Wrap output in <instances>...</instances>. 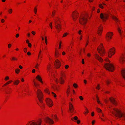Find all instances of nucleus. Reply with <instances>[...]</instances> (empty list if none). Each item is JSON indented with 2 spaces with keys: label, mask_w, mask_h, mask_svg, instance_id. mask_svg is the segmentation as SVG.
I'll use <instances>...</instances> for the list:
<instances>
[{
  "label": "nucleus",
  "mask_w": 125,
  "mask_h": 125,
  "mask_svg": "<svg viewBox=\"0 0 125 125\" xmlns=\"http://www.w3.org/2000/svg\"><path fill=\"white\" fill-rule=\"evenodd\" d=\"M37 97L39 100V102L41 103L40 104L38 103L37 104L43 109V107L44 106V104L43 103L42 99L43 98V95L41 91L38 89L37 92Z\"/></svg>",
  "instance_id": "f257e3e1"
},
{
  "label": "nucleus",
  "mask_w": 125,
  "mask_h": 125,
  "mask_svg": "<svg viewBox=\"0 0 125 125\" xmlns=\"http://www.w3.org/2000/svg\"><path fill=\"white\" fill-rule=\"evenodd\" d=\"M114 112L113 111H111L112 113L114 114L117 117L120 118L123 117L125 120V114L122 113L119 110L115 108L114 109Z\"/></svg>",
  "instance_id": "f03ea898"
},
{
  "label": "nucleus",
  "mask_w": 125,
  "mask_h": 125,
  "mask_svg": "<svg viewBox=\"0 0 125 125\" xmlns=\"http://www.w3.org/2000/svg\"><path fill=\"white\" fill-rule=\"evenodd\" d=\"M88 16L87 13L81 16L79 19L80 23L83 25L85 24L87 21V18Z\"/></svg>",
  "instance_id": "7ed1b4c3"
},
{
  "label": "nucleus",
  "mask_w": 125,
  "mask_h": 125,
  "mask_svg": "<svg viewBox=\"0 0 125 125\" xmlns=\"http://www.w3.org/2000/svg\"><path fill=\"white\" fill-rule=\"evenodd\" d=\"M104 66L106 69L109 71L113 72L114 70L113 65L111 64L105 63L104 64Z\"/></svg>",
  "instance_id": "20e7f679"
},
{
  "label": "nucleus",
  "mask_w": 125,
  "mask_h": 125,
  "mask_svg": "<svg viewBox=\"0 0 125 125\" xmlns=\"http://www.w3.org/2000/svg\"><path fill=\"white\" fill-rule=\"evenodd\" d=\"M42 123L41 120H33L28 122L29 125H41Z\"/></svg>",
  "instance_id": "39448f33"
},
{
  "label": "nucleus",
  "mask_w": 125,
  "mask_h": 125,
  "mask_svg": "<svg viewBox=\"0 0 125 125\" xmlns=\"http://www.w3.org/2000/svg\"><path fill=\"white\" fill-rule=\"evenodd\" d=\"M59 21L60 23V21L59 20V19H55L54 20V22H55V27L57 30L58 31V32H59L61 29V25L60 24H59L58 21Z\"/></svg>",
  "instance_id": "423d86ee"
},
{
  "label": "nucleus",
  "mask_w": 125,
  "mask_h": 125,
  "mask_svg": "<svg viewBox=\"0 0 125 125\" xmlns=\"http://www.w3.org/2000/svg\"><path fill=\"white\" fill-rule=\"evenodd\" d=\"M108 17V15L106 13H101L100 15V18L103 21H105L107 19Z\"/></svg>",
  "instance_id": "0eeeda50"
},
{
  "label": "nucleus",
  "mask_w": 125,
  "mask_h": 125,
  "mask_svg": "<svg viewBox=\"0 0 125 125\" xmlns=\"http://www.w3.org/2000/svg\"><path fill=\"white\" fill-rule=\"evenodd\" d=\"M101 46H100V48H99L98 47L97 50L98 52L100 54V55L102 56H103L104 54V49H102L103 48V45L102 43H101Z\"/></svg>",
  "instance_id": "6e6552de"
},
{
  "label": "nucleus",
  "mask_w": 125,
  "mask_h": 125,
  "mask_svg": "<svg viewBox=\"0 0 125 125\" xmlns=\"http://www.w3.org/2000/svg\"><path fill=\"white\" fill-rule=\"evenodd\" d=\"M60 74L61 77L59 78V81L60 83L61 84H62L64 83V81L62 77L65 76V74L64 73H63L62 72H61Z\"/></svg>",
  "instance_id": "1a4fd4ad"
},
{
  "label": "nucleus",
  "mask_w": 125,
  "mask_h": 125,
  "mask_svg": "<svg viewBox=\"0 0 125 125\" xmlns=\"http://www.w3.org/2000/svg\"><path fill=\"white\" fill-rule=\"evenodd\" d=\"M113 33L111 32H108L106 35V38L107 41H109L112 38Z\"/></svg>",
  "instance_id": "9d476101"
},
{
  "label": "nucleus",
  "mask_w": 125,
  "mask_h": 125,
  "mask_svg": "<svg viewBox=\"0 0 125 125\" xmlns=\"http://www.w3.org/2000/svg\"><path fill=\"white\" fill-rule=\"evenodd\" d=\"M46 103L47 105L50 107H51L53 105V103L51 99L48 98L46 100Z\"/></svg>",
  "instance_id": "9b49d317"
},
{
  "label": "nucleus",
  "mask_w": 125,
  "mask_h": 125,
  "mask_svg": "<svg viewBox=\"0 0 125 125\" xmlns=\"http://www.w3.org/2000/svg\"><path fill=\"white\" fill-rule=\"evenodd\" d=\"M114 51L115 49L114 48H112L109 50L108 54V56L109 57H111L112 56V55L114 54L115 53Z\"/></svg>",
  "instance_id": "f8f14e48"
},
{
  "label": "nucleus",
  "mask_w": 125,
  "mask_h": 125,
  "mask_svg": "<svg viewBox=\"0 0 125 125\" xmlns=\"http://www.w3.org/2000/svg\"><path fill=\"white\" fill-rule=\"evenodd\" d=\"M54 65L56 68H58L61 66V64L58 60H56L55 62Z\"/></svg>",
  "instance_id": "ddd939ff"
},
{
  "label": "nucleus",
  "mask_w": 125,
  "mask_h": 125,
  "mask_svg": "<svg viewBox=\"0 0 125 125\" xmlns=\"http://www.w3.org/2000/svg\"><path fill=\"white\" fill-rule=\"evenodd\" d=\"M78 13L76 12H73V13L72 14V17L74 21H76V18H77Z\"/></svg>",
  "instance_id": "4468645a"
},
{
  "label": "nucleus",
  "mask_w": 125,
  "mask_h": 125,
  "mask_svg": "<svg viewBox=\"0 0 125 125\" xmlns=\"http://www.w3.org/2000/svg\"><path fill=\"white\" fill-rule=\"evenodd\" d=\"M94 56L100 62H102L103 61V60L102 58L96 54H95Z\"/></svg>",
  "instance_id": "2eb2a0df"
},
{
  "label": "nucleus",
  "mask_w": 125,
  "mask_h": 125,
  "mask_svg": "<svg viewBox=\"0 0 125 125\" xmlns=\"http://www.w3.org/2000/svg\"><path fill=\"white\" fill-rule=\"evenodd\" d=\"M45 121L46 122H49L50 124H53V120L48 117L46 118Z\"/></svg>",
  "instance_id": "dca6fc26"
},
{
  "label": "nucleus",
  "mask_w": 125,
  "mask_h": 125,
  "mask_svg": "<svg viewBox=\"0 0 125 125\" xmlns=\"http://www.w3.org/2000/svg\"><path fill=\"white\" fill-rule=\"evenodd\" d=\"M110 101L114 105H116V102L114 98H109Z\"/></svg>",
  "instance_id": "f3484780"
},
{
  "label": "nucleus",
  "mask_w": 125,
  "mask_h": 125,
  "mask_svg": "<svg viewBox=\"0 0 125 125\" xmlns=\"http://www.w3.org/2000/svg\"><path fill=\"white\" fill-rule=\"evenodd\" d=\"M120 62L121 63H123L125 61V57L123 55L121 57L120 60Z\"/></svg>",
  "instance_id": "a211bd4d"
},
{
  "label": "nucleus",
  "mask_w": 125,
  "mask_h": 125,
  "mask_svg": "<svg viewBox=\"0 0 125 125\" xmlns=\"http://www.w3.org/2000/svg\"><path fill=\"white\" fill-rule=\"evenodd\" d=\"M121 74L125 80V69L121 71Z\"/></svg>",
  "instance_id": "6ab92c4d"
},
{
  "label": "nucleus",
  "mask_w": 125,
  "mask_h": 125,
  "mask_svg": "<svg viewBox=\"0 0 125 125\" xmlns=\"http://www.w3.org/2000/svg\"><path fill=\"white\" fill-rule=\"evenodd\" d=\"M73 107L72 104L71 103H69V110L70 111H71L72 110H73Z\"/></svg>",
  "instance_id": "aec40b11"
},
{
  "label": "nucleus",
  "mask_w": 125,
  "mask_h": 125,
  "mask_svg": "<svg viewBox=\"0 0 125 125\" xmlns=\"http://www.w3.org/2000/svg\"><path fill=\"white\" fill-rule=\"evenodd\" d=\"M98 33L99 35H100L101 33H100V31L102 32V27L100 26V27L98 28Z\"/></svg>",
  "instance_id": "412c9836"
},
{
  "label": "nucleus",
  "mask_w": 125,
  "mask_h": 125,
  "mask_svg": "<svg viewBox=\"0 0 125 125\" xmlns=\"http://www.w3.org/2000/svg\"><path fill=\"white\" fill-rule=\"evenodd\" d=\"M60 54V53L58 51H56L55 52V57H57Z\"/></svg>",
  "instance_id": "4be33fe9"
},
{
  "label": "nucleus",
  "mask_w": 125,
  "mask_h": 125,
  "mask_svg": "<svg viewBox=\"0 0 125 125\" xmlns=\"http://www.w3.org/2000/svg\"><path fill=\"white\" fill-rule=\"evenodd\" d=\"M36 78L38 80L41 82L42 83V80L41 79V77L39 75H38L36 77Z\"/></svg>",
  "instance_id": "5701e85b"
},
{
  "label": "nucleus",
  "mask_w": 125,
  "mask_h": 125,
  "mask_svg": "<svg viewBox=\"0 0 125 125\" xmlns=\"http://www.w3.org/2000/svg\"><path fill=\"white\" fill-rule=\"evenodd\" d=\"M19 83V81L18 80H16L14 82V84L15 85H17Z\"/></svg>",
  "instance_id": "b1692460"
},
{
  "label": "nucleus",
  "mask_w": 125,
  "mask_h": 125,
  "mask_svg": "<svg viewBox=\"0 0 125 125\" xmlns=\"http://www.w3.org/2000/svg\"><path fill=\"white\" fill-rule=\"evenodd\" d=\"M112 18L113 19L116 21H118V20L116 17L114 16H113L112 17Z\"/></svg>",
  "instance_id": "393cba45"
},
{
  "label": "nucleus",
  "mask_w": 125,
  "mask_h": 125,
  "mask_svg": "<svg viewBox=\"0 0 125 125\" xmlns=\"http://www.w3.org/2000/svg\"><path fill=\"white\" fill-rule=\"evenodd\" d=\"M12 82V80L9 81L8 82H7L6 83H5L3 85V86H5L9 84L10 83H11Z\"/></svg>",
  "instance_id": "a878e982"
},
{
  "label": "nucleus",
  "mask_w": 125,
  "mask_h": 125,
  "mask_svg": "<svg viewBox=\"0 0 125 125\" xmlns=\"http://www.w3.org/2000/svg\"><path fill=\"white\" fill-rule=\"evenodd\" d=\"M20 71V70L19 69H17L15 70V71L16 73L17 74H18Z\"/></svg>",
  "instance_id": "bb28decb"
},
{
  "label": "nucleus",
  "mask_w": 125,
  "mask_h": 125,
  "mask_svg": "<svg viewBox=\"0 0 125 125\" xmlns=\"http://www.w3.org/2000/svg\"><path fill=\"white\" fill-rule=\"evenodd\" d=\"M96 110L97 112L99 113H100L102 112V110L99 108H97Z\"/></svg>",
  "instance_id": "cd10ccee"
},
{
  "label": "nucleus",
  "mask_w": 125,
  "mask_h": 125,
  "mask_svg": "<svg viewBox=\"0 0 125 125\" xmlns=\"http://www.w3.org/2000/svg\"><path fill=\"white\" fill-rule=\"evenodd\" d=\"M69 90H67V96H68L69 94V93L70 92V87H69Z\"/></svg>",
  "instance_id": "c85d7f7f"
},
{
  "label": "nucleus",
  "mask_w": 125,
  "mask_h": 125,
  "mask_svg": "<svg viewBox=\"0 0 125 125\" xmlns=\"http://www.w3.org/2000/svg\"><path fill=\"white\" fill-rule=\"evenodd\" d=\"M37 10V9L36 8V7H34V12L35 13V14H36Z\"/></svg>",
  "instance_id": "c756f323"
},
{
  "label": "nucleus",
  "mask_w": 125,
  "mask_h": 125,
  "mask_svg": "<svg viewBox=\"0 0 125 125\" xmlns=\"http://www.w3.org/2000/svg\"><path fill=\"white\" fill-rule=\"evenodd\" d=\"M68 34V33L67 32L64 33L62 37H66Z\"/></svg>",
  "instance_id": "7c9ffc66"
},
{
  "label": "nucleus",
  "mask_w": 125,
  "mask_h": 125,
  "mask_svg": "<svg viewBox=\"0 0 125 125\" xmlns=\"http://www.w3.org/2000/svg\"><path fill=\"white\" fill-rule=\"evenodd\" d=\"M118 31L119 32L120 34L121 35L122 34V32L121 31V30L120 29V28H118Z\"/></svg>",
  "instance_id": "2f4dec72"
},
{
  "label": "nucleus",
  "mask_w": 125,
  "mask_h": 125,
  "mask_svg": "<svg viewBox=\"0 0 125 125\" xmlns=\"http://www.w3.org/2000/svg\"><path fill=\"white\" fill-rule=\"evenodd\" d=\"M73 86L75 88H77L78 87V85H77L76 84V83H74L73 84Z\"/></svg>",
  "instance_id": "473e14b6"
},
{
  "label": "nucleus",
  "mask_w": 125,
  "mask_h": 125,
  "mask_svg": "<svg viewBox=\"0 0 125 125\" xmlns=\"http://www.w3.org/2000/svg\"><path fill=\"white\" fill-rule=\"evenodd\" d=\"M12 10L11 9H9V13H11L12 12Z\"/></svg>",
  "instance_id": "72a5a7b5"
},
{
  "label": "nucleus",
  "mask_w": 125,
  "mask_h": 125,
  "mask_svg": "<svg viewBox=\"0 0 125 125\" xmlns=\"http://www.w3.org/2000/svg\"><path fill=\"white\" fill-rule=\"evenodd\" d=\"M45 42L46 44H47V37L46 36H45Z\"/></svg>",
  "instance_id": "f704fd0d"
},
{
  "label": "nucleus",
  "mask_w": 125,
  "mask_h": 125,
  "mask_svg": "<svg viewBox=\"0 0 125 125\" xmlns=\"http://www.w3.org/2000/svg\"><path fill=\"white\" fill-rule=\"evenodd\" d=\"M9 77H8V76H6L5 78V80L6 81H7V80H9Z\"/></svg>",
  "instance_id": "c9c22d12"
},
{
  "label": "nucleus",
  "mask_w": 125,
  "mask_h": 125,
  "mask_svg": "<svg viewBox=\"0 0 125 125\" xmlns=\"http://www.w3.org/2000/svg\"><path fill=\"white\" fill-rule=\"evenodd\" d=\"M99 6L100 8L102 9H103V7L102 6V4H99Z\"/></svg>",
  "instance_id": "e433bc0d"
},
{
  "label": "nucleus",
  "mask_w": 125,
  "mask_h": 125,
  "mask_svg": "<svg viewBox=\"0 0 125 125\" xmlns=\"http://www.w3.org/2000/svg\"><path fill=\"white\" fill-rule=\"evenodd\" d=\"M52 95L55 97H56V94L53 92H52Z\"/></svg>",
  "instance_id": "4c0bfd02"
},
{
  "label": "nucleus",
  "mask_w": 125,
  "mask_h": 125,
  "mask_svg": "<svg viewBox=\"0 0 125 125\" xmlns=\"http://www.w3.org/2000/svg\"><path fill=\"white\" fill-rule=\"evenodd\" d=\"M73 119L75 120H77L78 117L77 116H75L73 117Z\"/></svg>",
  "instance_id": "58836bf2"
},
{
  "label": "nucleus",
  "mask_w": 125,
  "mask_h": 125,
  "mask_svg": "<svg viewBox=\"0 0 125 125\" xmlns=\"http://www.w3.org/2000/svg\"><path fill=\"white\" fill-rule=\"evenodd\" d=\"M107 84H109L110 83H111V82H110L109 80H107L106 81Z\"/></svg>",
  "instance_id": "ea45409f"
},
{
  "label": "nucleus",
  "mask_w": 125,
  "mask_h": 125,
  "mask_svg": "<svg viewBox=\"0 0 125 125\" xmlns=\"http://www.w3.org/2000/svg\"><path fill=\"white\" fill-rule=\"evenodd\" d=\"M45 91L46 93L48 94H49V92L48 90V89H46V90H45Z\"/></svg>",
  "instance_id": "a19ab883"
},
{
  "label": "nucleus",
  "mask_w": 125,
  "mask_h": 125,
  "mask_svg": "<svg viewBox=\"0 0 125 125\" xmlns=\"http://www.w3.org/2000/svg\"><path fill=\"white\" fill-rule=\"evenodd\" d=\"M12 60H17V59L14 57H12Z\"/></svg>",
  "instance_id": "79ce46f5"
},
{
  "label": "nucleus",
  "mask_w": 125,
  "mask_h": 125,
  "mask_svg": "<svg viewBox=\"0 0 125 125\" xmlns=\"http://www.w3.org/2000/svg\"><path fill=\"white\" fill-rule=\"evenodd\" d=\"M49 25L51 29L52 28V22H51L50 23Z\"/></svg>",
  "instance_id": "37998d69"
},
{
  "label": "nucleus",
  "mask_w": 125,
  "mask_h": 125,
  "mask_svg": "<svg viewBox=\"0 0 125 125\" xmlns=\"http://www.w3.org/2000/svg\"><path fill=\"white\" fill-rule=\"evenodd\" d=\"M79 98L80 99L82 100H83V97L82 96H80L79 97Z\"/></svg>",
  "instance_id": "c03bdc74"
},
{
  "label": "nucleus",
  "mask_w": 125,
  "mask_h": 125,
  "mask_svg": "<svg viewBox=\"0 0 125 125\" xmlns=\"http://www.w3.org/2000/svg\"><path fill=\"white\" fill-rule=\"evenodd\" d=\"M11 46V44L10 43H9L8 45V47L9 48H10Z\"/></svg>",
  "instance_id": "a18cd8bd"
},
{
  "label": "nucleus",
  "mask_w": 125,
  "mask_h": 125,
  "mask_svg": "<svg viewBox=\"0 0 125 125\" xmlns=\"http://www.w3.org/2000/svg\"><path fill=\"white\" fill-rule=\"evenodd\" d=\"M24 52H26L27 51V49L26 48H25L24 49Z\"/></svg>",
  "instance_id": "49530a36"
},
{
  "label": "nucleus",
  "mask_w": 125,
  "mask_h": 125,
  "mask_svg": "<svg viewBox=\"0 0 125 125\" xmlns=\"http://www.w3.org/2000/svg\"><path fill=\"white\" fill-rule=\"evenodd\" d=\"M28 46L30 48L31 47V43H28Z\"/></svg>",
  "instance_id": "de8ad7c7"
},
{
  "label": "nucleus",
  "mask_w": 125,
  "mask_h": 125,
  "mask_svg": "<svg viewBox=\"0 0 125 125\" xmlns=\"http://www.w3.org/2000/svg\"><path fill=\"white\" fill-rule=\"evenodd\" d=\"M69 67V66L68 65H66L65 66V69H67Z\"/></svg>",
  "instance_id": "09e8293b"
},
{
  "label": "nucleus",
  "mask_w": 125,
  "mask_h": 125,
  "mask_svg": "<svg viewBox=\"0 0 125 125\" xmlns=\"http://www.w3.org/2000/svg\"><path fill=\"white\" fill-rule=\"evenodd\" d=\"M39 64L38 63H37L36 65L35 66V68L36 69H37L38 68V66H39Z\"/></svg>",
  "instance_id": "8fccbe9b"
},
{
  "label": "nucleus",
  "mask_w": 125,
  "mask_h": 125,
  "mask_svg": "<svg viewBox=\"0 0 125 125\" xmlns=\"http://www.w3.org/2000/svg\"><path fill=\"white\" fill-rule=\"evenodd\" d=\"M31 33L33 35H35V31H32L31 32Z\"/></svg>",
  "instance_id": "3c124183"
},
{
  "label": "nucleus",
  "mask_w": 125,
  "mask_h": 125,
  "mask_svg": "<svg viewBox=\"0 0 125 125\" xmlns=\"http://www.w3.org/2000/svg\"><path fill=\"white\" fill-rule=\"evenodd\" d=\"M27 54L28 55H30L31 54V53L30 52H28Z\"/></svg>",
  "instance_id": "603ef678"
},
{
  "label": "nucleus",
  "mask_w": 125,
  "mask_h": 125,
  "mask_svg": "<svg viewBox=\"0 0 125 125\" xmlns=\"http://www.w3.org/2000/svg\"><path fill=\"white\" fill-rule=\"evenodd\" d=\"M80 120H77V124H79L80 123Z\"/></svg>",
  "instance_id": "864d4df0"
},
{
  "label": "nucleus",
  "mask_w": 125,
  "mask_h": 125,
  "mask_svg": "<svg viewBox=\"0 0 125 125\" xmlns=\"http://www.w3.org/2000/svg\"><path fill=\"white\" fill-rule=\"evenodd\" d=\"M94 112H92V113H91V115H92V116H94Z\"/></svg>",
  "instance_id": "5fc2aeb1"
},
{
  "label": "nucleus",
  "mask_w": 125,
  "mask_h": 125,
  "mask_svg": "<svg viewBox=\"0 0 125 125\" xmlns=\"http://www.w3.org/2000/svg\"><path fill=\"white\" fill-rule=\"evenodd\" d=\"M55 14V12L53 11L52 13V15L53 16H54V14Z\"/></svg>",
  "instance_id": "6e6d98bb"
},
{
  "label": "nucleus",
  "mask_w": 125,
  "mask_h": 125,
  "mask_svg": "<svg viewBox=\"0 0 125 125\" xmlns=\"http://www.w3.org/2000/svg\"><path fill=\"white\" fill-rule=\"evenodd\" d=\"M19 36V34H17L16 35V38L18 37Z\"/></svg>",
  "instance_id": "4d7b16f0"
},
{
  "label": "nucleus",
  "mask_w": 125,
  "mask_h": 125,
  "mask_svg": "<svg viewBox=\"0 0 125 125\" xmlns=\"http://www.w3.org/2000/svg\"><path fill=\"white\" fill-rule=\"evenodd\" d=\"M54 118L55 119H57V116L56 115H55L54 116Z\"/></svg>",
  "instance_id": "13d9d810"
},
{
  "label": "nucleus",
  "mask_w": 125,
  "mask_h": 125,
  "mask_svg": "<svg viewBox=\"0 0 125 125\" xmlns=\"http://www.w3.org/2000/svg\"><path fill=\"white\" fill-rule=\"evenodd\" d=\"M1 21L2 23H3L4 21V19H2L1 20Z\"/></svg>",
  "instance_id": "bf43d9fd"
},
{
  "label": "nucleus",
  "mask_w": 125,
  "mask_h": 125,
  "mask_svg": "<svg viewBox=\"0 0 125 125\" xmlns=\"http://www.w3.org/2000/svg\"><path fill=\"white\" fill-rule=\"evenodd\" d=\"M41 50H40V52H39V55H38V57L39 58V55H40V53H41Z\"/></svg>",
  "instance_id": "052dcab7"
},
{
  "label": "nucleus",
  "mask_w": 125,
  "mask_h": 125,
  "mask_svg": "<svg viewBox=\"0 0 125 125\" xmlns=\"http://www.w3.org/2000/svg\"><path fill=\"white\" fill-rule=\"evenodd\" d=\"M82 63L83 64H84V60L83 59L82 60Z\"/></svg>",
  "instance_id": "680f3d73"
},
{
  "label": "nucleus",
  "mask_w": 125,
  "mask_h": 125,
  "mask_svg": "<svg viewBox=\"0 0 125 125\" xmlns=\"http://www.w3.org/2000/svg\"><path fill=\"white\" fill-rule=\"evenodd\" d=\"M82 32V31L81 30H80L78 32V33L80 34V35L81 34V32Z\"/></svg>",
  "instance_id": "e2e57ef3"
},
{
  "label": "nucleus",
  "mask_w": 125,
  "mask_h": 125,
  "mask_svg": "<svg viewBox=\"0 0 125 125\" xmlns=\"http://www.w3.org/2000/svg\"><path fill=\"white\" fill-rule=\"evenodd\" d=\"M96 88L97 89H99V85L98 84V86L97 87H96Z\"/></svg>",
  "instance_id": "0e129e2a"
},
{
  "label": "nucleus",
  "mask_w": 125,
  "mask_h": 125,
  "mask_svg": "<svg viewBox=\"0 0 125 125\" xmlns=\"http://www.w3.org/2000/svg\"><path fill=\"white\" fill-rule=\"evenodd\" d=\"M97 102L98 104H102L100 103V101L99 100H97Z\"/></svg>",
  "instance_id": "69168bd1"
},
{
  "label": "nucleus",
  "mask_w": 125,
  "mask_h": 125,
  "mask_svg": "<svg viewBox=\"0 0 125 125\" xmlns=\"http://www.w3.org/2000/svg\"><path fill=\"white\" fill-rule=\"evenodd\" d=\"M35 72V69H33L32 70V72L33 73H34Z\"/></svg>",
  "instance_id": "338daca9"
},
{
  "label": "nucleus",
  "mask_w": 125,
  "mask_h": 125,
  "mask_svg": "<svg viewBox=\"0 0 125 125\" xmlns=\"http://www.w3.org/2000/svg\"><path fill=\"white\" fill-rule=\"evenodd\" d=\"M95 122V121L94 120H93V121L92 123V125H94V124Z\"/></svg>",
  "instance_id": "774afa93"
}]
</instances>
